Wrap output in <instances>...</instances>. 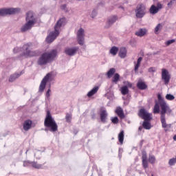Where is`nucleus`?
<instances>
[{
	"label": "nucleus",
	"instance_id": "f03ea898",
	"mask_svg": "<svg viewBox=\"0 0 176 176\" xmlns=\"http://www.w3.org/2000/svg\"><path fill=\"white\" fill-rule=\"evenodd\" d=\"M66 21L67 19L65 18H61L56 22L54 26V31L51 32L46 38L47 43H52L60 35L59 30L61 28V26L65 25Z\"/></svg>",
	"mask_w": 176,
	"mask_h": 176
},
{
	"label": "nucleus",
	"instance_id": "f704fd0d",
	"mask_svg": "<svg viewBox=\"0 0 176 176\" xmlns=\"http://www.w3.org/2000/svg\"><path fill=\"white\" fill-rule=\"evenodd\" d=\"M155 158L154 155H149L148 156V162L151 164H153L155 163Z\"/></svg>",
	"mask_w": 176,
	"mask_h": 176
},
{
	"label": "nucleus",
	"instance_id": "3c124183",
	"mask_svg": "<svg viewBox=\"0 0 176 176\" xmlns=\"http://www.w3.org/2000/svg\"><path fill=\"white\" fill-rule=\"evenodd\" d=\"M23 166H24V167H25V166H26L25 163H24V164H23Z\"/></svg>",
	"mask_w": 176,
	"mask_h": 176
},
{
	"label": "nucleus",
	"instance_id": "4d7b16f0",
	"mask_svg": "<svg viewBox=\"0 0 176 176\" xmlns=\"http://www.w3.org/2000/svg\"><path fill=\"white\" fill-rule=\"evenodd\" d=\"M151 176H154V175H151Z\"/></svg>",
	"mask_w": 176,
	"mask_h": 176
},
{
	"label": "nucleus",
	"instance_id": "8fccbe9b",
	"mask_svg": "<svg viewBox=\"0 0 176 176\" xmlns=\"http://www.w3.org/2000/svg\"><path fill=\"white\" fill-rule=\"evenodd\" d=\"M67 72H69V71H65L64 72V74H67Z\"/></svg>",
	"mask_w": 176,
	"mask_h": 176
},
{
	"label": "nucleus",
	"instance_id": "4468645a",
	"mask_svg": "<svg viewBox=\"0 0 176 176\" xmlns=\"http://www.w3.org/2000/svg\"><path fill=\"white\" fill-rule=\"evenodd\" d=\"M142 166L144 169L148 168V155L145 151L142 152Z\"/></svg>",
	"mask_w": 176,
	"mask_h": 176
},
{
	"label": "nucleus",
	"instance_id": "4c0bfd02",
	"mask_svg": "<svg viewBox=\"0 0 176 176\" xmlns=\"http://www.w3.org/2000/svg\"><path fill=\"white\" fill-rule=\"evenodd\" d=\"M160 28H162V24L159 23L155 28V34L157 32H159V30H160Z\"/></svg>",
	"mask_w": 176,
	"mask_h": 176
},
{
	"label": "nucleus",
	"instance_id": "a19ab883",
	"mask_svg": "<svg viewBox=\"0 0 176 176\" xmlns=\"http://www.w3.org/2000/svg\"><path fill=\"white\" fill-rule=\"evenodd\" d=\"M148 72L150 73H154L155 72V68L154 67H151L148 69Z\"/></svg>",
	"mask_w": 176,
	"mask_h": 176
},
{
	"label": "nucleus",
	"instance_id": "dca6fc26",
	"mask_svg": "<svg viewBox=\"0 0 176 176\" xmlns=\"http://www.w3.org/2000/svg\"><path fill=\"white\" fill-rule=\"evenodd\" d=\"M24 74V70L21 71L20 73H14L13 74L10 75V77H9V82H14L16 79L19 78V77L21 76Z\"/></svg>",
	"mask_w": 176,
	"mask_h": 176
},
{
	"label": "nucleus",
	"instance_id": "864d4df0",
	"mask_svg": "<svg viewBox=\"0 0 176 176\" xmlns=\"http://www.w3.org/2000/svg\"><path fill=\"white\" fill-rule=\"evenodd\" d=\"M64 71H67V69H63Z\"/></svg>",
	"mask_w": 176,
	"mask_h": 176
},
{
	"label": "nucleus",
	"instance_id": "13d9d810",
	"mask_svg": "<svg viewBox=\"0 0 176 176\" xmlns=\"http://www.w3.org/2000/svg\"><path fill=\"white\" fill-rule=\"evenodd\" d=\"M175 157H176V155H175Z\"/></svg>",
	"mask_w": 176,
	"mask_h": 176
},
{
	"label": "nucleus",
	"instance_id": "49530a36",
	"mask_svg": "<svg viewBox=\"0 0 176 176\" xmlns=\"http://www.w3.org/2000/svg\"><path fill=\"white\" fill-rule=\"evenodd\" d=\"M91 118L92 119H94V118H96V114H92V115L91 116Z\"/></svg>",
	"mask_w": 176,
	"mask_h": 176
},
{
	"label": "nucleus",
	"instance_id": "b1692460",
	"mask_svg": "<svg viewBox=\"0 0 176 176\" xmlns=\"http://www.w3.org/2000/svg\"><path fill=\"white\" fill-rule=\"evenodd\" d=\"M146 29H140L137 32H135V34L137 36H144V35H146Z\"/></svg>",
	"mask_w": 176,
	"mask_h": 176
},
{
	"label": "nucleus",
	"instance_id": "5fc2aeb1",
	"mask_svg": "<svg viewBox=\"0 0 176 176\" xmlns=\"http://www.w3.org/2000/svg\"><path fill=\"white\" fill-rule=\"evenodd\" d=\"M145 173H146L147 175H148V172L145 171Z\"/></svg>",
	"mask_w": 176,
	"mask_h": 176
},
{
	"label": "nucleus",
	"instance_id": "f257e3e1",
	"mask_svg": "<svg viewBox=\"0 0 176 176\" xmlns=\"http://www.w3.org/2000/svg\"><path fill=\"white\" fill-rule=\"evenodd\" d=\"M158 101L155 102L154 109L153 113L154 114L160 113V122H162V128L164 129H170L171 128V124H167L166 123V116L165 114H170L173 112V110L170 109L169 106L167 104V102L162 97L160 94L157 96Z\"/></svg>",
	"mask_w": 176,
	"mask_h": 176
},
{
	"label": "nucleus",
	"instance_id": "de8ad7c7",
	"mask_svg": "<svg viewBox=\"0 0 176 176\" xmlns=\"http://www.w3.org/2000/svg\"><path fill=\"white\" fill-rule=\"evenodd\" d=\"M142 131V126L139 127V131Z\"/></svg>",
	"mask_w": 176,
	"mask_h": 176
},
{
	"label": "nucleus",
	"instance_id": "6ab92c4d",
	"mask_svg": "<svg viewBox=\"0 0 176 176\" xmlns=\"http://www.w3.org/2000/svg\"><path fill=\"white\" fill-rule=\"evenodd\" d=\"M136 87L140 90H145V89L148 88V86L145 84L144 82L142 81V80H139V81H138Z\"/></svg>",
	"mask_w": 176,
	"mask_h": 176
},
{
	"label": "nucleus",
	"instance_id": "7ed1b4c3",
	"mask_svg": "<svg viewBox=\"0 0 176 176\" xmlns=\"http://www.w3.org/2000/svg\"><path fill=\"white\" fill-rule=\"evenodd\" d=\"M57 50H52L48 52H45L41 55L38 59V65H46L48 63H52L56 60L57 57Z\"/></svg>",
	"mask_w": 176,
	"mask_h": 176
},
{
	"label": "nucleus",
	"instance_id": "9d476101",
	"mask_svg": "<svg viewBox=\"0 0 176 176\" xmlns=\"http://www.w3.org/2000/svg\"><path fill=\"white\" fill-rule=\"evenodd\" d=\"M139 116L142 119L144 120V122L152 120L151 114L148 113V111H146L144 109H140Z\"/></svg>",
	"mask_w": 176,
	"mask_h": 176
},
{
	"label": "nucleus",
	"instance_id": "09e8293b",
	"mask_svg": "<svg viewBox=\"0 0 176 176\" xmlns=\"http://www.w3.org/2000/svg\"><path fill=\"white\" fill-rule=\"evenodd\" d=\"M173 140L176 141V135H175V136H173Z\"/></svg>",
	"mask_w": 176,
	"mask_h": 176
},
{
	"label": "nucleus",
	"instance_id": "0eeeda50",
	"mask_svg": "<svg viewBox=\"0 0 176 176\" xmlns=\"http://www.w3.org/2000/svg\"><path fill=\"white\" fill-rule=\"evenodd\" d=\"M135 12L138 19H142V17L146 14V7L142 3L138 4Z\"/></svg>",
	"mask_w": 176,
	"mask_h": 176
},
{
	"label": "nucleus",
	"instance_id": "cd10ccee",
	"mask_svg": "<svg viewBox=\"0 0 176 176\" xmlns=\"http://www.w3.org/2000/svg\"><path fill=\"white\" fill-rule=\"evenodd\" d=\"M124 131H121L118 135V140L121 144H122V142H124Z\"/></svg>",
	"mask_w": 176,
	"mask_h": 176
},
{
	"label": "nucleus",
	"instance_id": "1a4fd4ad",
	"mask_svg": "<svg viewBox=\"0 0 176 176\" xmlns=\"http://www.w3.org/2000/svg\"><path fill=\"white\" fill-rule=\"evenodd\" d=\"M20 12L19 8H3L0 9V16H6L8 14H16Z\"/></svg>",
	"mask_w": 176,
	"mask_h": 176
},
{
	"label": "nucleus",
	"instance_id": "7c9ffc66",
	"mask_svg": "<svg viewBox=\"0 0 176 176\" xmlns=\"http://www.w3.org/2000/svg\"><path fill=\"white\" fill-rule=\"evenodd\" d=\"M175 164H176V156H175V157H173V158L170 159L169 162H168V164L170 166H175Z\"/></svg>",
	"mask_w": 176,
	"mask_h": 176
},
{
	"label": "nucleus",
	"instance_id": "c03bdc74",
	"mask_svg": "<svg viewBox=\"0 0 176 176\" xmlns=\"http://www.w3.org/2000/svg\"><path fill=\"white\" fill-rule=\"evenodd\" d=\"M65 8H67V5L64 4L61 6L62 9H65Z\"/></svg>",
	"mask_w": 176,
	"mask_h": 176
},
{
	"label": "nucleus",
	"instance_id": "ddd939ff",
	"mask_svg": "<svg viewBox=\"0 0 176 176\" xmlns=\"http://www.w3.org/2000/svg\"><path fill=\"white\" fill-rule=\"evenodd\" d=\"M160 9H163V4L160 3H157V6L155 5H152L149 9V12L151 14H156V13H159Z\"/></svg>",
	"mask_w": 176,
	"mask_h": 176
},
{
	"label": "nucleus",
	"instance_id": "ea45409f",
	"mask_svg": "<svg viewBox=\"0 0 176 176\" xmlns=\"http://www.w3.org/2000/svg\"><path fill=\"white\" fill-rule=\"evenodd\" d=\"M141 61H142V57H140L138 59L137 64L135 65V67H140V65H141Z\"/></svg>",
	"mask_w": 176,
	"mask_h": 176
},
{
	"label": "nucleus",
	"instance_id": "c756f323",
	"mask_svg": "<svg viewBox=\"0 0 176 176\" xmlns=\"http://www.w3.org/2000/svg\"><path fill=\"white\" fill-rule=\"evenodd\" d=\"M116 72V70L114 68H111L109 69V72H107V73H106V75H107V77H109V78H110L111 77H112L113 75H114Z\"/></svg>",
	"mask_w": 176,
	"mask_h": 176
},
{
	"label": "nucleus",
	"instance_id": "6e6552de",
	"mask_svg": "<svg viewBox=\"0 0 176 176\" xmlns=\"http://www.w3.org/2000/svg\"><path fill=\"white\" fill-rule=\"evenodd\" d=\"M23 56H25V57H34V56H35L36 54L35 52L31 51L32 50V43H31L25 44L23 46Z\"/></svg>",
	"mask_w": 176,
	"mask_h": 176
},
{
	"label": "nucleus",
	"instance_id": "c85d7f7f",
	"mask_svg": "<svg viewBox=\"0 0 176 176\" xmlns=\"http://www.w3.org/2000/svg\"><path fill=\"white\" fill-rule=\"evenodd\" d=\"M111 81L117 85L118 82L120 81V74L118 73L115 74L114 77H113V80Z\"/></svg>",
	"mask_w": 176,
	"mask_h": 176
},
{
	"label": "nucleus",
	"instance_id": "79ce46f5",
	"mask_svg": "<svg viewBox=\"0 0 176 176\" xmlns=\"http://www.w3.org/2000/svg\"><path fill=\"white\" fill-rule=\"evenodd\" d=\"M126 87L131 88L133 87V85L131 82H126V85H125Z\"/></svg>",
	"mask_w": 176,
	"mask_h": 176
},
{
	"label": "nucleus",
	"instance_id": "20e7f679",
	"mask_svg": "<svg viewBox=\"0 0 176 176\" xmlns=\"http://www.w3.org/2000/svg\"><path fill=\"white\" fill-rule=\"evenodd\" d=\"M25 20L26 23L21 28V32H25L28 30H31L34 27V25L36 23V18H34V12L31 11L27 12Z\"/></svg>",
	"mask_w": 176,
	"mask_h": 176
},
{
	"label": "nucleus",
	"instance_id": "393cba45",
	"mask_svg": "<svg viewBox=\"0 0 176 176\" xmlns=\"http://www.w3.org/2000/svg\"><path fill=\"white\" fill-rule=\"evenodd\" d=\"M121 94L122 95H127L129 93V89H128L127 86H122L120 88Z\"/></svg>",
	"mask_w": 176,
	"mask_h": 176
},
{
	"label": "nucleus",
	"instance_id": "473e14b6",
	"mask_svg": "<svg viewBox=\"0 0 176 176\" xmlns=\"http://www.w3.org/2000/svg\"><path fill=\"white\" fill-rule=\"evenodd\" d=\"M166 99L169 101H173V100H175V96L170 94H167L166 95Z\"/></svg>",
	"mask_w": 176,
	"mask_h": 176
},
{
	"label": "nucleus",
	"instance_id": "6e6d98bb",
	"mask_svg": "<svg viewBox=\"0 0 176 176\" xmlns=\"http://www.w3.org/2000/svg\"><path fill=\"white\" fill-rule=\"evenodd\" d=\"M164 131L167 132V130H164Z\"/></svg>",
	"mask_w": 176,
	"mask_h": 176
},
{
	"label": "nucleus",
	"instance_id": "2f4dec72",
	"mask_svg": "<svg viewBox=\"0 0 176 176\" xmlns=\"http://www.w3.org/2000/svg\"><path fill=\"white\" fill-rule=\"evenodd\" d=\"M31 164H32V166L34 168H36V169H41V165L38 164L37 162H31Z\"/></svg>",
	"mask_w": 176,
	"mask_h": 176
},
{
	"label": "nucleus",
	"instance_id": "aec40b11",
	"mask_svg": "<svg viewBox=\"0 0 176 176\" xmlns=\"http://www.w3.org/2000/svg\"><path fill=\"white\" fill-rule=\"evenodd\" d=\"M119 57L120 58H126V56H127V50L126 47H122L120 49V52L118 53Z\"/></svg>",
	"mask_w": 176,
	"mask_h": 176
},
{
	"label": "nucleus",
	"instance_id": "9b49d317",
	"mask_svg": "<svg viewBox=\"0 0 176 176\" xmlns=\"http://www.w3.org/2000/svg\"><path fill=\"white\" fill-rule=\"evenodd\" d=\"M77 41L81 46L85 45V30L83 28H80L77 32Z\"/></svg>",
	"mask_w": 176,
	"mask_h": 176
},
{
	"label": "nucleus",
	"instance_id": "58836bf2",
	"mask_svg": "<svg viewBox=\"0 0 176 176\" xmlns=\"http://www.w3.org/2000/svg\"><path fill=\"white\" fill-rule=\"evenodd\" d=\"M174 42H175V39L168 40V41H166V46H170V45H171V43H174Z\"/></svg>",
	"mask_w": 176,
	"mask_h": 176
},
{
	"label": "nucleus",
	"instance_id": "37998d69",
	"mask_svg": "<svg viewBox=\"0 0 176 176\" xmlns=\"http://www.w3.org/2000/svg\"><path fill=\"white\" fill-rule=\"evenodd\" d=\"M168 6H173V1H170V2L168 3Z\"/></svg>",
	"mask_w": 176,
	"mask_h": 176
},
{
	"label": "nucleus",
	"instance_id": "e433bc0d",
	"mask_svg": "<svg viewBox=\"0 0 176 176\" xmlns=\"http://www.w3.org/2000/svg\"><path fill=\"white\" fill-rule=\"evenodd\" d=\"M111 123L114 124H117L119 123V120L118 117L111 118Z\"/></svg>",
	"mask_w": 176,
	"mask_h": 176
},
{
	"label": "nucleus",
	"instance_id": "5701e85b",
	"mask_svg": "<svg viewBox=\"0 0 176 176\" xmlns=\"http://www.w3.org/2000/svg\"><path fill=\"white\" fill-rule=\"evenodd\" d=\"M115 112L116 113L117 116H118V117L121 119H123L124 118V111H122V109L121 107H117Z\"/></svg>",
	"mask_w": 176,
	"mask_h": 176
},
{
	"label": "nucleus",
	"instance_id": "a878e982",
	"mask_svg": "<svg viewBox=\"0 0 176 176\" xmlns=\"http://www.w3.org/2000/svg\"><path fill=\"white\" fill-rule=\"evenodd\" d=\"M110 54H112V56H116L118 54V52H119V48L118 47H112L110 50Z\"/></svg>",
	"mask_w": 176,
	"mask_h": 176
},
{
	"label": "nucleus",
	"instance_id": "f8f14e48",
	"mask_svg": "<svg viewBox=\"0 0 176 176\" xmlns=\"http://www.w3.org/2000/svg\"><path fill=\"white\" fill-rule=\"evenodd\" d=\"M169 72L166 69H162V80H164V85H167L170 82Z\"/></svg>",
	"mask_w": 176,
	"mask_h": 176
},
{
	"label": "nucleus",
	"instance_id": "2eb2a0df",
	"mask_svg": "<svg viewBox=\"0 0 176 176\" xmlns=\"http://www.w3.org/2000/svg\"><path fill=\"white\" fill-rule=\"evenodd\" d=\"M108 116L109 114L107 113V110L101 108V111H100V119L101 120L102 123H107Z\"/></svg>",
	"mask_w": 176,
	"mask_h": 176
},
{
	"label": "nucleus",
	"instance_id": "412c9836",
	"mask_svg": "<svg viewBox=\"0 0 176 176\" xmlns=\"http://www.w3.org/2000/svg\"><path fill=\"white\" fill-rule=\"evenodd\" d=\"M98 91H99V87H94V88H92V89L90 90V91L88 92V94H87V96L88 98H91L92 96H94V95L97 94Z\"/></svg>",
	"mask_w": 176,
	"mask_h": 176
},
{
	"label": "nucleus",
	"instance_id": "423d86ee",
	"mask_svg": "<svg viewBox=\"0 0 176 176\" xmlns=\"http://www.w3.org/2000/svg\"><path fill=\"white\" fill-rule=\"evenodd\" d=\"M54 80V76L52 73H48L43 77V80L41 82V85L38 87V93H43L45 89L46 88V85L47 82H50Z\"/></svg>",
	"mask_w": 176,
	"mask_h": 176
},
{
	"label": "nucleus",
	"instance_id": "603ef678",
	"mask_svg": "<svg viewBox=\"0 0 176 176\" xmlns=\"http://www.w3.org/2000/svg\"><path fill=\"white\" fill-rule=\"evenodd\" d=\"M14 52H16V48L14 49Z\"/></svg>",
	"mask_w": 176,
	"mask_h": 176
},
{
	"label": "nucleus",
	"instance_id": "39448f33",
	"mask_svg": "<svg viewBox=\"0 0 176 176\" xmlns=\"http://www.w3.org/2000/svg\"><path fill=\"white\" fill-rule=\"evenodd\" d=\"M44 125L45 127L50 128V131L56 132L58 131V125L56 124V121L52 117V114H50V111H47V115L45 116Z\"/></svg>",
	"mask_w": 176,
	"mask_h": 176
},
{
	"label": "nucleus",
	"instance_id": "72a5a7b5",
	"mask_svg": "<svg viewBox=\"0 0 176 176\" xmlns=\"http://www.w3.org/2000/svg\"><path fill=\"white\" fill-rule=\"evenodd\" d=\"M65 120L66 122L70 123L72 121V114H69V113H66Z\"/></svg>",
	"mask_w": 176,
	"mask_h": 176
},
{
	"label": "nucleus",
	"instance_id": "4be33fe9",
	"mask_svg": "<svg viewBox=\"0 0 176 176\" xmlns=\"http://www.w3.org/2000/svg\"><path fill=\"white\" fill-rule=\"evenodd\" d=\"M32 127V121L30 120H25L23 122V130L28 131Z\"/></svg>",
	"mask_w": 176,
	"mask_h": 176
},
{
	"label": "nucleus",
	"instance_id": "a18cd8bd",
	"mask_svg": "<svg viewBox=\"0 0 176 176\" xmlns=\"http://www.w3.org/2000/svg\"><path fill=\"white\" fill-rule=\"evenodd\" d=\"M138 69L139 67H134V72H137Z\"/></svg>",
	"mask_w": 176,
	"mask_h": 176
},
{
	"label": "nucleus",
	"instance_id": "a211bd4d",
	"mask_svg": "<svg viewBox=\"0 0 176 176\" xmlns=\"http://www.w3.org/2000/svg\"><path fill=\"white\" fill-rule=\"evenodd\" d=\"M116 20H118V16H113L109 19L106 23V28H109L113 23H116Z\"/></svg>",
	"mask_w": 176,
	"mask_h": 176
},
{
	"label": "nucleus",
	"instance_id": "c9c22d12",
	"mask_svg": "<svg viewBox=\"0 0 176 176\" xmlns=\"http://www.w3.org/2000/svg\"><path fill=\"white\" fill-rule=\"evenodd\" d=\"M52 85H49V89L47 90V92H45V98H49L50 97V93L52 92V90L50 89V87Z\"/></svg>",
	"mask_w": 176,
	"mask_h": 176
},
{
	"label": "nucleus",
	"instance_id": "f3484780",
	"mask_svg": "<svg viewBox=\"0 0 176 176\" xmlns=\"http://www.w3.org/2000/svg\"><path fill=\"white\" fill-rule=\"evenodd\" d=\"M78 50H79L78 47L66 48L65 53L67 54V56H74V54H76Z\"/></svg>",
	"mask_w": 176,
	"mask_h": 176
},
{
	"label": "nucleus",
	"instance_id": "bb28decb",
	"mask_svg": "<svg viewBox=\"0 0 176 176\" xmlns=\"http://www.w3.org/2000/svg\"><path fill=\"white\" fill-rule=\"evenodd\" d=\"M142 126H143V128H144L145 130H150L151 129L150 121H144Z\"/></svg>",
	"mask_w": 176,
	"mask_h": 176
}]
</instances>
